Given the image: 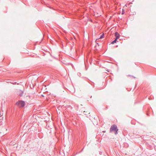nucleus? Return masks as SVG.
<instances>
[{"mask_svg":"<svg viewBox=\"0 0 156 156\" xmlns=\"http://www.w3.org/2000/svg\"><path fill=\"white\" fill-rule=\"evenodd\" d=\"M16 82H15V83H14V84H16Z\"/></svg>","mask_w":156,"mask_h":156,"instance_id":"obj_11","label":"nucleus"},{"mask_svg":"<svg viewBox=\"0 0 156 156\" xmlns=\"http://www.w3.org/2000/svg\"><path fill=\"white\" fill-rule=\"evenodd\" d=\"M118 129L117 128V126L115 125H113L111 126L110 129V132H112L113 131L115 132V134H117L118 133Z\"/></svg>","mask_w":156,"mask_h":156,"instance_id":"obj_1","label":"nucleus"},{"mask_svg":"<svg viewBox=\"0 0 156 156\" xmlns=\"http://www.w3.org/2000/svg\"><path fill=\"white\" fill-rule=\"evenodd\" d=\"M18 106L20 108H23L25 105V102L22 101H19L16 103Z\"/></svg>","mask_w":156,"mask_h":156,"instance_id":"obj_2","label":"nucleus"},{"mask_svg":"<svg viewBox=\"0 0 156 156\" xmlns=\"http://www.w3.org/2000/svg\"><path fill=\"white\" fill-rule=\"evenodd\" d=\"M115 41H113L111 43V44H115Z\"/></svg>","mask_w":156,"mask_h":156,"instance_id":"obj_6","label":"nucleus"},{"mask_svg":"<svg viewBox=\"0 0 156 156\" xmlns=\"http://www.w3.org/2000/svg\"><path fill=\"white\" fill-rule=\"evenodd\" d=\"M118 39H117V38H115V40H114L115 43L117 41Z\"/></svg>","mask_w":156,"mask_h":156,"instance_id":"obj_7","label":"nucleus"},{"mask_svg":"<svg viewBox=\"0 0 156 156\" xmlns=\"http://www.w3.org/2000/svg\"><path fill=\"white\" fill-rule=\"evenodd\" d=\"M20 93H19L18 94L20 96L22 97L23 96V91L22 90H20Z\"/></svg>","mask_w":156,"mask_h":156,"instance_id":"obj_4","label":"nucleus"},{"mask_svg":"<svg viewBox=\"0 0 156 156\" xmlns=\"http://www.w3.org/2000/svg\"><path fill=\"white\" fill-rule=\"evenodd\" d=\"M42 96H43V97H44V95H42Z\"/></svg>","mask_w":156,"mask_h":156,"instance_id":"obj_10","label":"nucleus"},{"mask_svg":"<svg viewBox=\"0 0 156 156\" xmlns=\"http://www.w3.org/2000/svg\"><path fill=\"white\" fill-rule=\"evenodd\" d=\"M122 14H124V12H122Z\"/></svg>","mask_w":156,"mask_h":156,"instance_id":"obj_9","label":"nucleus"},{"mask_svg":"<svg viewBox=\"0 0 156 156\" xmlns=\"http://www.w3.org/2000/svg\"><path fill=\"white\" fill-rule=\"evenodd\" d=\"M131 77H133L134 78H135V77L133 76H131Z\"/></svg>","mask_w":156,"mask_h":156,"instance_id":"obj_8","label":"nucleus"},{"mask_svg":"<svg viewBox=\"0 0 156 156\" xmlns=\"http://www.w3.org/2000/svg\"><path fill=\"white\" fill-rule=\"evenodd\" d=\"M115 37H116L115 38H117V39H119V38L120 37V35L117 32H116L115 34Z\"/></svg>","mask_w":156,"mask_h":156,"instance_id":"obj_3","label":"nucleus"},{"mask_svg":"<svg viewBox=\"0 0 156 156\" xmlns=\"http://www.w3.org/2000/svg\"><path fill=\"white\" fill-rule=\"evenodd\" d=\"M104 34H101L100 37V38H102L104 37Z\"/></svg>","mask_w":156,"mask_h":156,"instance_id":"obj_5","label":"nucleus"}]
</instances>
